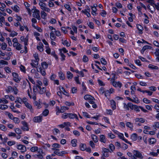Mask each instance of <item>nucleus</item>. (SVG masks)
<instances>
[{
	"mask_svg": "<svg viewBox=\"0 0 159 159\" xmlns=\"http://www.w3.org/2000/svg\"><path fill=\"white\" fill-rule=\"evenodd\" d=\"M133 158H138L140 159H142L143 158L141 153L138 151L134 150L133 151Z\"/></svg>",
	"mask_w": 159,
	"mask_h": 159,
	"instance_id": "nucleus-1",
	"label": "nucleus"
},
{
	"mask_svg": "<svg viewBox=\"0 0 159 159\" xmlns=\"http://www.w3.org/2000/svg\"><path fill=\"white\" fill-rule=\"evenodd\" d=\"M35 11H33L32 16L34 18H37L38 20H40L41 19V17L40 16V11L38 10H35Z\"/></svg>",
	"mask_w": 159,
	"mask_h": 159,
	"instance_id": "nucleus-2",
	"label": "nucleus"
},
{
	"mask_svg": "<svg viewBox=\"0 0 159 159\" xmlns=\"http://www.w3.org/2000/svg\"><path fill=\"white\" fill-rule=\"evenodd\" d=\"M39 5L40 6L41 9L43 11H44L48 12H49L50 11V9L46 7V5L45 3H44L39 2Z\"/></svg>",
	"mask_w": 159,
	"mask_h": 159,
	"instance_id": "nucleus-3",
	"label": "nucleus"
},
{
	"mask_svg": "<svg viewBox=\"0 0 159 159\" xmlns=\"http://www.w3.org/2000/svg\"><path fill=\"white\" fill-rule=\"evenodd\" d=\"M12 75L13 77V80L15 82L17 83L19 82L20 79L19 77L18 74L16 73L13 72L12 73Z\"/></svg>",
	"mask_w": 159,
	"mask_h": 159,
	"instance_id": "nucleus-4",
	"label": "nucleus"
},
{
	"mask_svg": "<svg viewBox=\"0 0 159 159\" xmlns=\"http://www.w3.org/2000/svg\"><path fill=\"white\" fill-rule=\"evenodd\" d=\"M33 93H32L31 95V98H32L34 100L36 99V94L38 91V89L35 88H33Z\"/></svg>",
	"mask_w": 159,
	"mask_h": 159,
	"instance_id": "nucleus-5",
	"label": "nucleus"
},
{
	"mask_svg": "<svg viewBox=\"0 0 159 159\" xmlns=\"http://www.w3.org/2000/svg\"><path fill=\"white\" fill-rule=\"evenodd\" d=\"M28 36L27 35L25 38L24 36L20 37V40L22 42H24L25 45L26 46L28 45Z\"/></svg>",
	"mask_w": 159,
	"mask_h": 159,
	"instance_id": "nucleus-6",
	"label": "nucleus"
},
{
	"mask_svg": "<svg viewBox=\"0 0 159 159\" xmlns=\"http://www.w3.org/2000/svg\"><path fill=\"white\" fill-rule=\"evenodd\" d=\"M42 116L34 117L33 119V121L35 122H40L42 121Z\"/></svg>",
	"mask_w": 159,
	"mask_h": 159,
	"instance_id": "nucleus-7",
	"label": "nucleus"
},
{
	"mask_svg": "<svg viewBox=\"0 0 159 159\" xmlns=\"http://www.w3.org/2000/svg\"><path fill=\"white\" fill-rule=\"evenodd\" d=\"M13 46L18 50H20L22 48V45L18 43L13 44Z\"/></svg>",
	"mask_w": 159,
	"mask_h": 159,
	"instance_id": "nucleus-8",
	"label": "nucleus"
},
{
	"mask_svg": "<svg viewBox=\"0 0 159 159\" xmlns=\"http://www.w3.org/2000/svg\"><path fill=\"white\" fill-rule=\"evenodd\" d=\"M112 83L113 85L115 87H119L120 88L121 87L122 84L120 82H116L114 80Z\"/></svg>",
	"mask_w": 159,
	"mask_h": 159,
	"instance_id": "nucleus-9",
	"label": "nucleus"
},
{
	"mask_svg": "<svg viewBox=\"0 0 159 159\" xmlns=\"http://www.w3.org/2000/svg\"><path fill=\"white\" fill-rule=\"evenodd\" d=\"M39 61L36 60H32L30 65L33 67H37L36 66L38 65Z\"/></svg>",
	"mask_w": 159,
	"mask_h": 159,
	"instance_id": "nucleus-10",
	"label": "nucleus"
},
{
	"mask_svg": "<svg viewBox=\"0 0 159 159\" xmlns=\"http://www.w3.org/2000/svg\"><path fill=\"white\" fill-rule=\"evenodd\" d=\"M17 148L18 149L21 150H22V152H24L26 151V147L23 145L20 144L18 145Z\"/></svg>",
	"mask_w": 159,
	"mask_h": 159,
	"instance_id": "nucleus-11",
	"label": "nucleus"
},
{
	"mask_svg": "<svg viewBox=\"0 0 159 159\" xmlns=\"http://www.w3.org/2000/svg\"><path fill=\"white\" fill-rule=\"evenodd\" d=\"M97 7V5L96 4H94L93 6H91V8L92 10V14L93 15H96V11L97 9L96 7Z\"/></svg>",
	"mask_w": 159,
	"mask_h": 159,
	"instance_id": "nucleus-12",
	"label": "nucleus"
},
{
	"mask_svg": "<svg viewBox=\"0 0 159 159\" xmlns=\"http://www.w3.org/2000/svg\"><path fill=\"white\" fill-rule=\"evenodd\" d=\"M68 117L72 119L75 118L77 120H78V118L77 115L75 114L68 113Z\"/></svg>",
	"mask_w": 159,
	"mask_h": 159,
	"instance_id": "nucleus-13",
	"label": "nucleus"
},
{
	"mask_svg": "<svg viewBox=\"0 0 159 159\" xmlns=\"http://www.w3.org/2000/svg\"><path fill=\"white\" fill-rule=\"evenodd\" d=\"M24 103L25 104L26 107L30 109V111L31 112L33 111V109H32V106L30 104L26 101L24 102Z\"/></svg>",
	"mask_w": 159,
	"mask_h": 159,
	"instance_id": "nucleus-14",
	"label": "nucleus"
},
{
	"mask_svg": "<svg viewBox=\"0 0 159 159\" xmlns=\"http://www.w3.org/2000/svg\"><path fill=\"white\" fill-rule=\"evenodd\" d=\"M43 44L42 43H39V45L37 46V49L40 52H42L43 50Z\"/></svg>",
	"mask_w": 159,
	"mask_h": 159,
	"instance_id": "nucleus-15",
	"label": "nucleus"
},
{
	"mask_svg": "<svg viewBox=\"0 0 159 159\" xmlns=\"http://www.w3.org/2000/svg\"><path fill=\"white\" fill-rule=\"evenodd\" d=\"M137 28L139 30V33L141 34L143 33V27L139 24H138L137 25Z\"/></svg>",
	"mask_w": 159,
	"mask_h": 159,
	"instance_id": "nucleus-16",
	"label": "nucleus"
},
{
	"mask_svg": "<svg viewBox=\"0 0 159 159\" xmlns=\"http://www.w3.org/2000/svg\"><path fill=\"white\" fill-rule=\"evenodd\" d=\"M131 139L133 141H135L138 139V136L136 134L134 133L131 136Z\"/></svg>",
	"mask_w": 159,
	"mask_h": 159,
	"instance_id": "nucleus-17",
	"label": "nucleus"
},
{
	"mask_svg": "<svg viewBox=\"0 0 159 159\" xmlns=\"http://www.w3.org/2000/svg\"><path fill=\"white\" fill-rule=\"evenodd\" d=\"M110 103L112 109L113 110L115 109L116 108L115 102L113 100H111L110 101Z\"/></svg>",
	"mask_w": 159,
	"mask_h": 159,
	"instance_id": "nucleus-18",
	"label": "nucleus"
},
{
	"mask_svg": "<svg viewBox=\"0 0 159 159\" xmlns=\"http://www.w3.org/2000/svg\"><path fill=\"white\" fill-rule=\"evenodd\" d=\"M38 72H40L41 74L43 76L45 75V72L44 70L43 69L41 68H39L37 69Z\"/></svg>",
	"mask_w": 159,
	"mask_h": 159,
	"instance_id": "nucleus-19",
	"label": "nucleus"
},
{
	"mask_svg": "<svg viewBox=\"0 0 159 159\" xmlns=\"http://www.w3.org/2000/svg\"><path fill=\"white\" fill-rule=\"evenodd\" d=\"M155 55L157 57L156 58L157 60L159 62V49H157L156 51L154 53Z\"/></svg>",
	"mask_w": 159,
	"mask_h": 159,
	"instance_id": "nucleus-20",
	"label": "nucleus"
},
{
	"mask_svg": "<svg viewBox=\"0 0 159 159\" xmlns=\"http://www.w3.org/2000/svg\"><path fill=\"white\" fill-rule=\"evenodd\" d=\"M99 140L102 142L105 143L106 142V139L105 136L103 135H102L100 136Z\"/></svg>",
	"mask_w": 159,
	"mask_h": 159,
	"instance_id": "nucleus-21",
	"label": "nucleus"
},
{
	"mask_svg": "<svg viewBox=\"0 0 159 159\" xmlns=\"http://www.w3.org/2000/svg\"><path fill=\"white\" fill-rule=\"evenodd\" d=\"M59 89L64 94V95H68V93L67 92H66L65 90L64 89L63 87L61 86H60L59 87Z\"/></svg>",
	"mask_w": 159,
	"mask_h": 159,
	"instance_id": "nucleus-22",
	"label": "nucleus"
},
{
	"mask_svg": "<svg viewBox=\"0 0 159 159\" xmlns=\"http://www.w3.org/2000/svg\"><path fill=\"white\" fill-rule=\"evenodd\" d=\"M138 122H139L141 123H143L145 122V120L143 118H136L135 119V122L136 123Z\"/></svg>",
	"mask_w": 159,
	"mask_h": 159,
	"instance_id": "nucleus-23",
	"label": "nucleus"
},
{
	"mask_svg": "<svg viewBox=\"0 0 159 159\" xmlns=\"http://www.w3.org/2000/svg\"><path fill=\"white\" fill-rule=\"evenodd\" d=\"M91 137L92 139L95 143H97L98 142V139L96 135L92 134L91 135Z\"/></svg>",
	"mask_w": 159,
	"mask_h": 159,
	"instance_id": "nucleus-24",
	"label": "nucleus"
},
{
	"mask_svg": "<svg viewBox=\"0 0 159 159\" xmlns=\"http://www.w3.org/2000/svg\"><path fill=\"white\" fill-rule=\"evenodd\" d=\"M34 105L36 106L37 108L38 109H39L41 108V103L39 102H37L36 101H35L34 102Z\"/></svg>",
	"mask_w": 159,
	"mask_h": 159,
	"instance_id": "nucleus-25",
	"label": "nucleus"
},
{
	"mask_svg": "<svg viewBox=\"0 0 159 159\" xmlns=\"http://www.w3.org/2000/svg\"><path fill=\"white\" fill-rule=\"evenodd\" d=\"M80 150L82 151H84L86 149V145L84 144L81 143L80 145Z\"/></svg>",
	"mask_w": 159,
	"mask_h": 159,
	"instance_id": "nucleus-26",
	"label": "nucleus"
},
{
	"mask_svg": "<svg viewBox=\"0 0 159 159\" xmlns=\"http://www.w3.org/2000/svg\"><path fill=\"white\" fill-rule=\"evenodd\" d=\"M89 12L90 11H88L87 10H85L84 11L82 10L81 11L82 12L85 14L88 17H89L91 16Z\"/></svg>",
	"mask_w": 159,
	"mask_h": 159,
	"instance_id": "nucleus-27",
	"label": "nucleus"
},
{
	"mask_svg": "<svg viewBox=\"0 0 159 159\" xmlns=\"http://www.w3.org/2000/svg\"><path fill=\"white\" fill-rule=\"evenodd\" d=\"M59 76L60 79L61 80H64L65 78V76L62 72H60L59 73Z\"/></svg>",
	"mask_w": 159,
	"mask_h": 159,
	"instance_id": "nucleus-28",
	"label": "nucleus"
},
{
	"mask_svg": "<svg viewBox=\"0 0 159 159\" xmlns=\"http://www.w3.org/2000/svg\"><path fill=\"white\" fill-rule=\"evenodd\" d=\"M41 17L42 18L45 19L47 16V14L43 11H42L41 12Z\"/></svg>",
	"mask_w": 159,
	"mask_h": 159,
	"instance_id": "nucleus-29",
	"label": "nucleus"
},
{
	"mask_svg": "<svg viewBox=\"0 0 159 159\" xmlns=\"http://www.w3.org/2000/svg\"><path fill=\"white\" fill-rule=\"evenodd\" d=\"M156 141V139L154 138H151L149 139V143L150 144H154Z\"/></svg>",
	"mask_w": 159,
	"mask_h": 159,
	"instance_id": "nucleus-30",
	"label": "nucleus"
},
{
	"mask_svg": "<svg viewBox=\"0 0 159 159\" xmlns=\"http://www.w3.org/2000/svg\"><path fill=\"white\" fill-rule=\"evenodd\" d=\"M24 102H25L23 101L22 99L20 98H17V100L15 101V102L16 103H19L21 104H22L23 103H24Z\"/></svg>",
	"mask_w": 159,
	"mask_h": 159,
	"instance_id": "nucleus-31",
	"label": "nucleus"
},
{
	"mask_svg": "<svg viewBox=\"0 0 159 159\" xmlns=\"http://www.w3.org/2000/svg\"><path fill=\"white\" fill-rule=\"evenodd\" d=\"M43 152L42 150H39V154L37 155V156L39 159H42L43 158V156L42 154Z\"/></svg>",
	"mask_w": 159,
	"mask_h": 159,
	"instance_id": "nucleus-32",
	"label": "nucleus"
},
{
	"mask_svg": "<svg viewBox=\"0 0 159 159\" xmlns=\"http://www.w3.org/2000/svg\"><path fill=\"white\" fill-rule=\"evenodd\" d=\"M126 125L127 127L131 129H133V124L129 122H126Z\"/></svg>",
	"mask_w": 159,
	"mask_h": 159,
	"instance_id": "nucleus-33",
	"label": "nucleus"
},
{
	"mask_svg": "<svg viewBox=\"0 0 159 159\" xmlns=\"http://www.w3.org/2000/svg\"><path fill=\"white\" fill-rule=\"evenodd\" d=\"M134 96L135 97H133L134 99H133L132 102L136 103H139V101L138 98L137 97H136V96H135L134 95Z\"/></svg>",
	"mask_w": 159,
	"mask_h": 159,
	"instance_id": "nucleus-34",
	"label": "nucleus"
},
{
	"mask_svg": "<svg viewBox=\"0 0 159 159\" xmlns=\"http://www.w3.org/2000/svg\"><path fill=\"white\" fill-rule=\"evenodd\" d=\"M153 8L152 9L150 7V5H148L147 7L148 8L150 11V12L152 13H153L155 11V9L154 6H152Z\"/></svg>",
	"mask_w": 159,
	"mask_h": 159,
	"instance_id": "nucleus-35",
	"label": "nucleus"
},
{
	"mask_svg": "<svg viewBox=\"0 0 159 159\" xmlns=\"http://www.w3.org/2000/svg\"><path fill=\"white\" fill-rule=\"evenodd\" d=\"M50 38L52 40H55L56 37L55 36V34L52 32L50 33Z\"/></svg>",
	"mask_w": 159,
	"mask_h": 159,
	"instance_id": "nucleus-36",
	"label": "nucleus"
},
{
	"mask_svg": "<svg viewBox=\"0 0 159 159\" xmlns=\"http://www.w3.org/2000/svg\"><path fill=\"white\" fill-rule=\"evenodd\" d=\"M42 67L43 69H47L48 66V65L46 62H43L42 63Z\"/></svg>",
	"mask_w": 159,
	"mask_h": 159,
	"instance_id": "nucleus-37",
	"label": "nucleus"
},
{
	"mask_svg": "<svg viewBox=\"0 0 159 159\" xmlns=\"http://www.w3.org/2000/svg\"><path fill=\"white\" fill-rule=\"evenodd\" d=\"M46 88L45 87H43L42 89H41L39 91V94H43L45 92H46Z\"/></svg>",
	"mask_w": 159,
	"mask_h": 159,
	"instance_id": "nucleus-38",
	"label": "nucleus"
},
{
	"mask_svg": "<svg viewBox=\"0 0 159 159\" xmlns=\"http://www.w3.org/2000/svg\"><path fill=\"white\" fill-rule=\"evenodd\" d=\"M8 108L7 106L6 105H0V109L2 110H4Z\"/></svg>",
	"mask_w": 159,
	"mask_h": 159,
	"instance_id": "nucleus-39",
	"label": "nucleus"
},
{
	"mask_svg": "<svg viewBox=\"0 0 159 159\" xmlns=\"http://www.w3.org/2000/svg\"><path fill=\"white\" fill-rule=\"evenodd\" d=\"M130 89L131 90V93L132 95H134V92L136 90V88L134 86H132L131 87Z\"/></svg>",
	"mask_w": 159,
	"mask_h": 159,
	"instance_id": "nucleus-40",
	"label": "nucleus"
},
{
	"mask_svg": "<svg viewBox=\"0 0 159 159\" xmlns=\"http://www.w3.org/2000/svg\"><path fill=\"white\" fill-rule=\"evenodd\" d=\"M68 108L66 107H61V109L59 111L60 112L63 113L65 112L66 110H68Z\"/></svg>",
	"mask_w": 159,
	"mask_h": 159,
	"instance_id": "nucleus-41",
	"label": "nucleus"
},
{
	"mask_svg": "<svg viewBox=\"0 0 159 159\" xmlns=\"http://www.w3.org/2000/svg\"><path fill=\"white\" fill-rule=\"evenodd\" d=\"M67 77L68 79H71L73 76V74L70 72L68 71L67 73Z\"/></svg>",
	"mask_w": 159,
	"mask_h": 159,
	"instance_id": "nucleus-42",
	"label": "nucleus"
},
{
	"mask_svg": "<svg viewBox=\"0 0 159 159\" xmlns=\"http://www.w3.org/2000/svg\"><path fill=\"white\" fill-rule=\"evenodd\" d=\"M1 49L2 50H5L6 49L7 47V44L6 43H2V44H1Z\"/></svg>",
	"mask_w": 159,
	"mask_h": 159,
	"instance_id": "nucleus-43",
	"label": "nucleus"
},
{
	"mask_svg": "<svg viewBox=\"0 0 159 159\" xmlns=\"http://www.w3.org/2000/svg\"><path fill=\"white\" fill-rule=\"evenodd\" d=\"M117 132V134L118 135L120 139L123 140L124 138L123 134L122 133L118 132V131Z\"/></svg>",
	"mask_w": 159,
	"mask_h": 159,
	"instance_id": "nucleus-44",
	"label": "nucleus"
},
{
	"mask_svg": "<svg viewBox=\"0 0 159 159\" xmlns=\"http://www.w3.org/2000/svg\"><path fill=\"white\" fill-rule=\"evenodd\" d=\"M49 113V111L48 109L45 110L43 112L42 115L44 116H47Z\"/></svg>",
	"mask_w": 159,
	"mask_h": 159,
	"instance_id": "nucleus-45",
	"label": "nucleus"
},
{
	"mask_svg": "<svg viewBox=\"0 0 159 159\" xmlns=\"http://www.w3.org/2000/svg\"><path fill=\"white\" fill-rule=\"evenodd\" d=\"M6 114L7 115L9 118L11 120H12L14 118L13 115L11 113H9L8 112H6Z\"/></svg>",
	"mask_w": 159,
	"mask_h": 159,
	"instance_id": "nucleus-46",
	"label": "nucleus"
},
{
	"mask_svg": "<svg viewBox=\"0 0 159 159\" xmlns=\"http://www.w3.org/2000/svg\"><path fill=\"white\" fill-rule=\"evenodd\" d=\"M148 67L152 69H156L157 70L158 69V67L156 66H154V65L149 64L148 66Z\"/></svg>",
	"mask_w": 159,
	"mask_h": 159,
	"instance_id": "nucleus-47",
	"label": "nucleus"
},
{
	"mask_svg": "<svg viewBox=\"0 0 159 159\" xmlns=\"http://www.w3.org/2000/svg\"><path fill=\"white\" fill-rule=\"evenodd\" d=\"M135 105H133L132 103L130 102L128 103V106H129V108H130L131 109L133 110L134 109V107Z\"/></svg>",
	"mask_w": 159,
	"mask_h": 159,
	"instance_id": "nucleus-48",
	"label": "nucleus"
},
{
	"mask_svg": "<svg viewBox=\"0 0 159 159\" xmlns=\"http://www.w3.org/2000/svg\"><path fill=\"white\" fill-rule=\"evenodd\" d=\"M76 140L75 139H73L71 141V143L73 147H75L76 146Z\"/></svg>",
	"mask_w": 159,
	"mask_h": 159,
	"instance_id": "nucleus-49",
	"label": "nucleus"
},
{
	"mask_svg": "<svg viewBox=\"0 0 159 159\" xmlns=\"http://www.w3.org/2000/svg\"><path fill=\"white\" fill-rule=\"evenodd\" d=\"M12 120L15 123H19L20 122L19 119L17 117H14Z\"/></svg>",
	"mask_w": 159,
	"mask_h": 159,
	"instance_id": "nucleus-50",
	"label": "nucleus"
},
{
	"mask_svg": "<svg viewBox=\"0 0 159 159\" xmlns=\"http://www.w3.org/2000/svg\"><path fill=\"white\" fill-rule=\"evenodd\" d=\"M17 33L14 31H12L11 32L10 34V36L11 37H13L15 36H16L17 35Z\"/></svg>",
	"mask_w": 159,
	"mask_h": 159,
	"instance_id": "nucleus-51",
	"label": "nucleus"
},
{
	"mask_svg": "<svg viewBox=\"0 0 159 159\" xmlns=\"http://www.w3.org/2000/svg\"><path fill=\"white\" fill-rule=\"evenodd\" d=\"M91 96L89 95H86L84 97V98L86 100H90L92 98Z\"/></svg>",
	"mask_w": 159,
	"mask_h": 159,
	"instance_id": "nucleus-52",
	"label": "nucleus"
},
{
	"mask_svg": "<svg viewBox=\"0 0 159 159\" xmlns=\"http://www.w3.org/2000/svg\"><path fill=\"white\" fill-rule=\"evenodd\" d=\"M143 101L144 102L147 104H149L151 103V101L146 98H144L143 99Z\"/></svg>",
	"mask_w": 159,
	"mask_h": 159,
	"instance_id": "nucleus-53",
	"label": "nucleus"
},
{
	"mask_svg": "<svg viewBox=\"0 0 159 159\" xmlns=\"http://www.w3.org/2000/svg\"><path fill=\"white\" fill-rule=\"evenodd\" d=\"M38 148L37 147H32L31 149L30 150L32 152H34L38 150Z\"/></svg>",
	"mask_w": 159,
	"mask_h": 159,
	"instance_id": "nucleus-54",
	"label": "nucleus"
},
{
	"mask_svg": "<svg viewBox=\"0 0 159 159\" xmlns=\"http://www.w3.org/2000/svg\"><path fill=\"white\" fill-rule=\"evenodd\" d=\"M13 10L16 12H18L19 11V7L15 5L13 7H12Z\"/></svg>",
	"mask_w": 159,
	"mask_h": 159,
	"instance_id": "nucleus-55",
	"label": "nucleus"
},
{
	"mask_svg": "<svg viewBox=\"0 0 159 159\" xmlns=\"http://www.w3.org/2000/svg\"><path fill=\"white\" fill-rule=\"evenodd\" d=\"M28 85L27 84V83L25 81H23V84L22 86V89H26V88L27 86H28Z\"/></svg>",
	"mask_w": 159,
	"mask_h": 159,
	"instance_id": "nucleus-56",
	"label": "nucleus"
},
{
	"mask_svg": "<svg viewBox=\"0 0 159 159\" xmlns=\"http://www.w3.org/2000/svg\"><path fill=\"white\" fill-rule=\"evenodd\" d=\"M15 132L17 134H21V130L19 128H16L15 129Z\"/></svg>",
	"mask_w": 159,
	"mask_h": 159,
	"instance_id": "nucleus-57",
	"label": "nucleus"
},
{
	"mask_svg": "<svg viewBox=\"0 0 159 159\" xmlns=\"http://www.w3.org/2000/svg\"><path fill=\"white\" fill-rule=\"evenodd\" d=\"M73 134L75 136H79L80 135V133L76 130H75L73 131Z\"/></svg>",
	"mask_w": 159,
	"mask_h": 159,
	"instance_id": "nucleus-58",
	"label": "nucleus"
},
{
	"mask_svg": "<svg viewBox=\"0 0 159 159\" xmlns=\"http://www.w3.org/2000/svg\"><path fill=\"white\" fill-rule=\"evenodd\" d=\"M36 83L35 86H41L43 84L42 82L39 80H37L36 81Z\"/></svg>",
	"mask_w": 159,
	"mask_h": 159,
	"instance_id": "nucleus-59",
	"label": "nucleus"
},
{
	"mask_svg": "<svg viewBox=\"0 0 159 159\" xmlns=\"http://www.w3.org/2000/svg\"><path fill=\"white\" fill-rule=\"evenodd\" d=\"M7 144L10 146H11L15 144V142L14 141H9L7 142Z\"/></svg>",
	"mask_w": 159,
	"mask_h": 159,
	"instance_id": "nucleus-60",
	"label": "nucleus"
},
{
	"mask_svg": "<svg viewBox=\"0 0 159 159\" xmlns=\"http://www.w3.org/2000/svg\"><path fill=\"white\" fill-rule=\"evenodd\" d=\"M0 129L4 131H5L7 130L5 126L2 124H0Z\"/></svg>",
	"mask_w": 159,
	"mask_h": 159,
	"instance_id": "nucleus-61",
	"label": "nucleus"
},
{
	"mask_svg": "<svg viewBox=\"0 0 159 159\" xmlns=\"http://www.w3.org/2000/svg\"><path fill=\"white\" fill-rule=\"evenodd\" d=\"M46 52L48 54H50L51 53L50 48L48 46H46Z\"/></svg>",
	"mask_w": 159,
	"mask_h": 159,
	"instance_id": "nucleus-62",
	"label": "nucleus"
},
{
	"mask_svg": "<svg viewBox=\"0 0 159 159\" xmlns=\"http://www.w3.org/2000/svg\"><path fill=\"white\" fill-rule=\"evenodd\" d=\"M109 148L111 152L114 151L115 149V147L114 145L112 144H110L109 145Z\"/></svg>",
	"mask_w": 159,
	"mask_h": 159,
	"instance_id": "nucleus-63",
	"label": "nucleus"
},
{
	"mask_svg": "<svg viewBox=\"0 0 159 159\" xmlns=\"http://www.w3.org/2000/svg\"><path fill=\"white\" fill-rule=\"evenodd\" d=\"M52 146L53 148H59L60 147V145L57 143H54L52 144Z\"/></svg>",
	"mask_w": 159,
	"mask_h": 159,
	"instance_id": "nucleus-64",
	"label": "nucleus"
}]
</instances>
